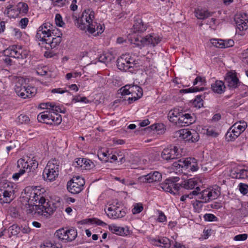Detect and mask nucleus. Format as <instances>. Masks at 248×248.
<instances>
[{"instance_id":"nucleus-61","label":"nucleus","mask_w":248,"mask_h":248,"mask_svg":"<svg viewBox=\"0 0 248 248\" xmlns=\"http://www.w3.org/2000/svg\"><path fill=\"white\" fill-rule=\"evenodd\" d=\"M189 158H186L183 160L181 159L179 160V163H180L181 168L187 169L188 166Z\"/></svg>"},{"instance_id":"nucleus-36","label":"nucleus","mask_w":248,"mask_h":248,"mask_svg":"<svg viewBox=\"0 0 248 248\" xmlns=\"http://www.w3.org/2000/svg\"><path fill=\"white\" fill-rule=\"evenodd\" d=\"M66 232L63 229L57 230L54 234L55 237L58 239L66 240Z\"/></svg>"},{"instance_id":"nucleus-16","label":"nucleus","mask_w":248,"mask_h":248,"mask_svg":"<svg viewBox=\"0 0 248 248\" xmlns=\"http://www.w3.org/2000/svg\"><path fill=\"white\" fill-rule=\"evenodd\" d=\"M234 19L237 29L243 31L248 28V19L246 13L236 15Z\"/></svg>"},{"instance_id":"nucleus-48","label":"nucleus","mask_w":248,"mask_h":248,"mask_svg":"<svg viewBox=\"0 0 248 248\" xmlns=\"http://www.w3.org/2000/svg\"><path fill=\"white\" fill-rule=\"evenodd\" d=\"M72 18L73 19L75 24L76 26L78 28V25L81 24H85V20H83L82 19V16L81 15L80 17H77V16L73 15L72 16Z\"/></svg>"},{"instance_id":"nucleus-3","label":"nucleus","mask_w":248,"mask_h":248,"mask_svg":"<svg viewBox=\"0 0 248 248\" xmlns=\"http://www.w3.org/2000/svg\"><path fill=\"white\" fill-rule=\"evenodd\" d=\"M59 171L58 161L55 159L49 161L43 172V179L47 182L54 181L59 175Z\"/></svg>"},{"instance_id":"nucleus-12","label":"nucleus","mask_w":248,"mask_h":248,"mask_svg":"<svg viewBox=\"0 0 248 248\" xmlns=\"http://www.w3.org/2000/svg\"><path fill=\"white\" fill-rule=\"evenodd\" d=\"M180 155L178 148L173 145L165 148L161 153L162 158L167 161L178 158Z\"/></svg>"},{"instance_id":"nucleus-63","label":"nucleus","mask_w":248,"mask_h":248,"mask_svg":"<svg viewBox=\"0 0 248 248\" xmlns=\"http://www.w3.org/2000/svg\"><path fill=\"white\" fill-rule=\"evenodd\" d=\"M248 238V234L246 233H243L236 235L234 237L235 241H244L246 240Z\"/></svg>"},{"instance_id":"nucleus-29","label":"nucleus","mask_w":248,"mask_h":248,"mask_svg":"<svg viewBox=\"0 0 248 248\" xmlns=\"http://www.w3.org/2000/svg\"><path fill=\"white\" fill-rule=\"evenodd\" d=\"M16 10H15L17 13V16L20 13L27 14L28 12L29 8L27 4L24 2H19L17 5V8H15Z\"/></svg>"},{"instance_id":"nucleus-49","label":"nucleus","mask_w":248,"mask_h":248,"mask_svg":"<svg viewBox=\"0 0 248 248\" xmlns=\"http://www.w3.org/2000/svg\"><path fill=\"white\" fill-rule=\"evenodd\" d=\"M143 210L142 204L140 203H136L132 211L133 214H137L140 213Z\"/></svg>"},{"instance_id":"nucleus-41","label":"nucleus","mask_w":248,"mask_h":248,"mask_svg":"<svg viewBox=\"0 0 248 248\" xmlns=\"http://www.w3.org/2000/svg\"><path fill=\"white\" fill-rule=\"evenodd\" d=\"M248 177V171L245 169H240L237 170L236 177L239 179H245Z\"/></svg>"},{"instance_id":"nucleus-47","label":"nucleus","mask_w":248,"mask_h":248,"mask_svg":"<svg viewBox=\"0 0 248 248\" xmlns=\"http://www.w3.org/2000/svg\"><path fill=\"white\" fill-rule=\"evenodd\" d=\"M95 25H94V29H93V32H89L91 33H93L96 32V33L95 35L99 34L102 33L104 30V28L100 24L97 23L95 22Z\"/></svg>"},{"instance_id":"nucleus-5","label":"nucleus","mask_w":248,"mask_h":248,"mask_svg":"<svg viewBox=\"0 0 248 248\" xmlns=\"http://www.w3.org/2000/svg\"><path fill=\"white\" fill-rule=\"evenodd\" d=\"M37 119L39 122L47 124L59 125L62 121V118L60 114L51 112L50 110L40 113L38 115Z\"/></svg>"},{"instance_id":"nucleus-51","label":"nucleus","mask_w":248,"mask_h":248,"mask_svg":"<svg viewBox=\"0 0 248 248\" xmlns=\"http://www.w3.org/2000/svg\"><path fill=\"white\" fill-rule=\"evenodd\" d=\"M83 168L85 170H90L94 166V163L90 159L85 158Z\"/></svg>"},{"instance_id":"nucleus-45","label":"nucleus","mask_w":248,"mask_h":248,"mask_svg":"<svg viewBox=\"0 0 248 248\" xmlns=\"http://www.w3.org/2000/svg\"><path fill=\"white\" fill-rule=\"evenodd\" d=\"M193 105L196 108H201L203 106V100L201 95H197L193 101Z\"/></svg>"},{"instance_id":"nucleus-35","label":"nucleus","mask_w":248,"mask_h":248,"mask_svg":"<svg viewBox=\"0 0 248 248\" xmlns=\"http://www.w3.org/2000/svg\"><path fill=\"white\" fill-rule=\"evenodd\" d=\"M109 230L113 233H115L117 235H122L123 233H124V229L116 225H110L109 226Z\"/></svg>"},{"instance_id":"nucleus-15","label":"nucleus","mask_w":248,"mask_h":248,"mask_svg":"<svg viewBox=\"0 0 248 248\" xmlns=\"http://www.w3.org/2000/svg\"><path fill=\"white\" fill-rule=\"evenodd\" d=\"M224 81L228 87L232 89L237 88L241 83L235 73L232 72H229L226 74Z\"/></svg>"},{"instance_id":"nucleus-58","label":"nucleus","mask_w":248,"mask_h":248,"mask_svg":"<svg viewBox=\"0 0 248 248\" xmlns=\"http://www.w3.org/2000/svg\"><path fill=\"white\" fill-rule=\"evenodd\" d=\"M55 22L57 26L62 27L64 25V22L62 21V17L60 14H57L55 16Z\"/></svg>"},{"instance_id":"nucleus-60","label":"nucleus","mask_w":248,"mask_h":248,"mask_svg":"<svg viewBox=\"0 0 248 248\" xmlns=\"http://www.w3.org/2000/svg\"><path fill=\"white\" fill-rule=\"evenodd\" d=\"M54 6L62 7L65 5L66 0H50Z\"/></svg>"},{"instance_id":"nucleus-17","label":"nucleus","mask_w":248,"mask_h":248,"mask_svg":"<svg viewBox=\"0 0 248 248\" xmlns=\"http://www.w3.org/2000/svg\"><path fill=\"white\" fill-rule=\"evenodd\" d=\"M161 179V174L156 171L151 172L147 175H143L139 178L140 182L149 183L159 181Z\"/></svg>"},{"instance_id":"nucleus-25","label":"nucleus","mask_w":248,"mask_h":248,"mask_svg":"<svg viewBox=\"0 0 248 248\" xmlns=\"http://www.w3.org/2000/svg\"><path fill=\"white\" fill-rule=\"evenodd\" d=\"M13 194L12 191H8V190L0 191V201H2L1 202L9 203L12 200L11 197Z\"/></svg>"},{"instance_id":"nucleus-20","label":"nucleus","mask_w":248,"mask_h":248,"mask_svg":"<svg viewBox=\"0 0 248 248\" xmlns=\"http://www.w3.org/2000/svg\"><path fill=\"white\" fill-rule=\"evenodd\" d=\"M147 45H150L155 46L161 41V37L157 34L152 33L147 35L146 36Z\"/></svg>"},{"instance_id":"nucleus-7","label":"nucleus","mask_w":248,"mask_h":248,"mask_svg":"<svg viewBox=\"0 0 248 248\" xmlns=\"http://www.w3.org/2000/svg\"><path fill=\"white\" fill-rule=\"evenodd\" d=\"M179 180V178L178 177H170L167 179L165 182L160 184L159 185L158 189H161L166 192L173 193L175 194L179 190L180 187L182 185H179L176 184L177 182Z\"/></svg>"},{"instance_id":"nucleus-11","label":"nucleus","mask_w":248,"mask_h":248,"mask_svg":"<svg viewBox=\"0 0 248 248\" xmlns=\"http://www.w3.org/2000/svg\"><path fill=\"white\" fill-rule=\"evenodd\" d=\"M136 65L135 61L129 54H123L117 60V66L121 71H126L133 68Z\"/></svg>"},{"instance_id":"nucleus-44","label":"nucleus","mask_w":248,"mask_h":248,"mask_svg":"<svg viewBox=\"0 0 248 248\" xmlns=\"http://www.w3.org/2000/svg\"><path fill=\"white\" fill-rule=\"evenodd\" d=\"M50 112L55 113H58V112L64 113L65 111L63 108L60 106H57L55 104L53 103Z\"/></svg>"},{"instance_id":"nucleus-34","label":"nucleus","mask_w":248,"mask_h":248,"mask_svg":"<svg viewBox=\"0 0 248 248\" xmlns=\"http://www.w3.org/2000/svg\"><path fill=\"white\" fill-rule=\"evenodd\" d=\"M39 209L42 212L46 213L49 215L53 214L55 210L54 207L51 206L48 203H46V205H42V207H39Z\"/></svg>"},{"instance_id":"nucleus-6","label":"nucleus","mask_w":248,"mask_h":248,"mask_svg":"<svg viewBox=\"0 0 248 248\" xmlns=\"http://www.w3.org/2000/svg\"><path fill=\"white\" fill-rule=\"evenodd\" d=\"M53 26L49 22H46L41 25L38 29L36 35L39 41L44 44L45 41H48L52 34H54L55 31L53 29Z\"/></svg>"},{"instance_id":"nucleus-26","label":"nucleus","mask_w":248,"mask_h":248,"mask_svg":"<svg viewBox=\"0 0 248 248\" xmlns=\"http://www.w3.org/2000/svg\"><path fill=\"white\" fill-rule=\"evenodd\" d=\"M21 203L22 209L25 210L27 214L33 215L34 213H35L34 212L35 210H36L35 207L34 208V205L33 203L25 202L23 199L21 201Z\"/></svg>"},{"instance_id":"nucleus-53","label":"nucleus","mask_w":248,"mask_h":248,"mask_svg":"<svg viewBox=\"0 0 248 248\" xmlns=\"http://www.w3.org/2000/svg\"><path fill=\"white\" fill-rule=\"evenodd\" d=\"M202 194V197H204V201H202V202H207L211 200L210 190L205 189L201 192Z\"/></svg>"},{"instance_id":"nucleus-40","label":"nucleus","mask_w":248,"mask_h":248,"mask_svg":"<svg viewBox=\"0 0 248 248\" xmlns=\"http://www.w3.org/2000/svg\"><path fill=\"white\" fill-rule=\"evenodd\" d=\"M220 188L215 186V187L212 190H210V195L211 200L217 199L220 195Z\"/></svg>"},{"instance_id":"nucleus-21","label":"nucleus","mask_w":248,"mask_h":248,"mask_svg":"<svg viewBox=\"0 0 248 248\" xmlns=\"http://www.w3.org/2000/svg\"><path fill=\"white\" fill-rule=\"evenodd\" d=\"M211 89L214 92L218 94H221L225 91L224 83L221 80H216L211 85Z\"/></svg>"},{"instance_id":"nucleus-59","label":"nucleus","mask_w":248,"mask_h":248,"mask_svg":"<svg viewBox=\"0 0 248 248\" xmlns=\"http://www.w3.org/2000/svg\"><path fill=\"white\" fill-rule=\"evenodd\" d=\"M39 205H35V209L36 210H39V207H42V205H46V203H48V202H46V199L43 197L42 196L39 197V199L38 200Z\"/></svg>"},{"instance_id":"nucleus-24","label":"nucleus","mask_w":248,"mask_h":248,"mask_svg":"<svg viewBox=\"0 0 248 248\" xmlns=\"http://www.w3.org/2000/svg\"><path fill=\"white\" fill-rule=\"evenodd\" d=\"M238 131L233 129L232 126L225 135V138L228 141H233L237 138L241 134Z\"/></svg>"},{"instance_id":"nucleus-43","label":"nucleus","mask_w":248,"mask_h":248,"mask_svg":"<svg viewBox=\"0 0 248 248\" xmlns=\"http://www.w3.org/2000/svg\"><path fill=\"white\" fill-rule=\"evenodd\" d=\"M16 121L20 124H27L29 123L30 120L28 116L21 114L18 117Z\"/></svg>"},{"instance_id":"nucleus-31","label":"nucleus","mask_w":248,"mask_h":248,"mask_svg":"<svg viewBox=\"0 0 248 248\" xmlns=\"http://www.w3.org/2000/svg\"><path fill=\"white\" fill-rule=\"evenodd\" d=\"M247 127V123L245 122H242L241 121L236 123L233 125H232V127L233 128V129H235L237 131L238 130V132H239L240 134H241V133L244 132Z\"/></svg>"},{"instance_id":"nucleus-64","label":"nucleus","mask_w":248,"mask_h":248,"mask_svg":"<svg viewBox=\"0 0 248 248\" xmlns=\"http://www.w3.org/2000/svg\"><path fill=\"white\" fill-rule=\"evenodd\" d=\"M28 22L29 20L28 18H23L20 20L19 25L22 29H25L27 27Z\"/></svg>"},{"instance_id":"nucleus-23","label":"nucleus","mask_w":248,"mask_h":248,"mask_svg":"<svg viewBox=\"0 0 248 248\" xmlns=\"http://www.w3.org/2000/svg\"><path fill=\"white\" fill-rule=\"evenodd\" d=\"M154 244L157 246L163 248H170V239L167 237H162L155 240Z\"/></svg>"},{"instance_id":"nucleus-10","label":"nucleus","mask_w":248,"mask_h":248,"mask_svg":"<svg viewBox=\"0 0 248 248\" xmlns=\"http://www.w3.org/2000/svg\"><path fill=\"white\" fill-rule=\"evenodd\" d=\"M4 54L9 57L23 59L27 57V52L22 49L20 45H13L4 50Z\"/></svg>"},{"instance_id":"nucleus-55","label":"nucleus","mask_w":248,"mask_h":248,"mask_svg":"<svg viewBox=\"0 0 248 248\" xmlns=\"http://www.w3.org/2000/svg\"><path fill=\"white\" fill-rule=\"evenodd\" d=\"M239 191L243 195L248 193V185L243 183H240L239 185Z\"/></svg>"},{"instance_id":"nucleus-2","label":"nucleus","mask_w":248,"mask_h":248,"mask_svg":"<svg viewBox=\"0 0 248 248\" xmlns=\"http://www.w3.org/2000/svg\"><path fill=\"white\" fill-rule=\"evenodd\" d=\"M118 92V93L122 96L120 98H123L124 95H131L127 98L129 104L140 98L143 94L142 89L137 85H126L120 89Z\"/></svg>"},{"instance_id":"nucleus-50","label":"nucleus","mask_w":248,"mask_h":248,"mask_svg":"<svg viewBox=\"0 0 248 248\" xmlns=\"http://www.w3.org/2000/svg\"><path fill=\"white\" fill-rule=\"evenodd\" d=\"M203 88H198L197 87H193V88H190L188 89H182L181 90V92L184 93H194L203 90Z\"/></svg>"},{"instance_id":"nucleus-42","label":"nucleus","mask_w":248,"mask_h":248,"mask_svg":"<svg viewBox=\"0 0 248 248\" xmlns=\"http://www.w3.org/2000/svg\"><path fill=\"white\" fill-rule=\"evenodd\" d=\"M211 43L212 44L216 47L223 48H224V46H223V43H224V40L221 39H211Z\"/></svg>"},{"instance_id":"nucleus-8","label":"nucleus","mask_w":248,"mask_h":248,"mask_svg":"<svg viewBox=\"0 0 248 248\" xmlns=\"http://www.w3.org/2000/svg\"><path fill=\"white\" fill-rule=\"evenodd\" d=\"M105 211L108 217L114 219L123 217L126 214L125 210L117 201L109 204L108 210L105 209Z\"/></svg>"},{"instance_id":"nucleus-28","label":"nucleus","mask_w":248,"mask_h":248,"mask_svg":"<svg viewBox=\"0 0 248 248\" xmlns=\"http://www.w3.org/2000/svg\"><path fill=\"white\" fill-rule=\"evenodd\" d=\"M39 197L40 195H37L35 192H31L30 195H29V197L27 196L23 197L22 199H24L25 202L35 204V202H37V201L39 199Z\"/></svg>"},{"instance_id":"nucleus-27","label":"nucleus","mask_w":248,"mask_h":248,"mask_svg":"<svg viewBox=\"0 0 248 248\" xmlns=\"http://www.w3.org/2000/svg\"><path fill=\"white\" fill-rule=\"evenodd\" d=\"M195 16L200 19H204L212 16V13L207 10L198 9L195 11Z\"/></svg>"},{"instance_id":"nucleus-57","label":"nucleus","mask_w":248,"mask_h":248,"mask_svg":"<svg viewBox=\"0 0 248 248\" xmlns=\"http://www.w3.org/2000/svg\"><path fill=\"white\" fill-rule=\"evenodd\" d=\"M203 217L204 220L207 221H214L217 220V217L212 214H206Z\"/></svg>"},{"instance_id":"nucleus-22","label":"nucleus","mask_w":248,"mask_h":248,"mask_svg":"<svg viewBox=\"0 0 248 248\" xmlns=\"http://www.w3.org/2000/svg\"><path fill=\"white\" fill-rule=\"evenodd\" d=\"M133 30V33H137L144 31L146 30V27L143 24L142 20L139 19L135 20Z\"/></svg>"},{"instance_id":"nucleus-4","label":"nucleus","mask_w":248,"mask_h":248,"mask_svg":"<svg viewBox=\"0 0 248 248\" xmlns=\"http://www.w3.org/2000/svg\"><path fill=\"white\" fill-rule=\"evenodd\" d=\"M82 19L85 20V24H81L78 25V28L83 31H88V32H93V29H94L95 25V21L94 19V12L91 9H85L82 13Z\"/></svg>"},{"instance_id":"nucleus-37","label":"nucleus","mask_w":248,"mask_h":248,"mask_svg":"<svg viewBox=\"0 0 248 248\" xmlns=\"http://www.w3.org/2000/svg\"><path fill=\"white\" fill-rule=\"evenodd\" d=\"M113 59L112 55L110 53H107L103 54L99 58L100 62L104 63H108Z\"/></svg>"},{"instance_id":"nucleus-33","label":"nucleus","mask_w":248,"mask_h":248,"mask_svg":"<svg viewBox=\"0 0 248 248\" xmlns=\"http://www.w3.org/2000/svg\"><path fill=\"white\" fill-rule=\"evenodd\" d=\"M181 112H179L177 110L174 109L169 111L168 115L169 121L171 122H177L176 121L177 118H179V114Z\"/></svg>"},{"instance_id":"nucleus-9","label":"nucleus","mask_w":248,"mask_h":248,"mask_svg":"<svg viewBox=\"0 0 248 248\" xmlns=\"http://www.w3.org/2000/svg\"><path fill=\"white\" fill-rule=\"evenodd\" d=\"M85 185L84 179L80 176L73 177L67 184V189L72 194H78L83 189Z\"/></svg>"},{"instance_id":"nucleus-30","label":"nucleus","mask_w":248,"mask_h":248,"mask_svg":"<svg viewBox=\"0 0 248 248\" xmlns=\"http://www.w3.org/2000/svg\"><path fill=\"white\" fill-rule=\"evenodd\" d=\"M20 165L23 168V169H20L18 172L19 175L21 176L23 174L26 173V170L25 169L26 168V170H28L29 165L28 161L25 162L24 159H20L17 161V167H20Z\"/></svg>"},{"instance_id":"nucleus-19","label":"nucleus","mask_w":248,"mask_h":248,"mask_svg":"<svg viewBox=\"0 0 248 248\" xmlns=\"http://www.w3.org/2000/svg\"><path fill=\"white\" fill-rule=\"evenodd\" d=\"M52 35H54V37H53L51 39L49 38L48 41H45L44 43L48 45V46H45L46 48H49V47L51 48H55L62 42V33L61 32L59 31L58 33L54 32V34Z\"/></svg>"},{"instance_id":"nucleus-18","label":"nucleus","mask_w":248,"mask_h":248,"mask_svg":"<svg viewBox=\"0 0 248 248\" xmlns=\"http://www.w3.org/2000/svg\"><path fill=\"white\" fill-rule=\"evenodd\" d=\"M128 39L130 41L131 44H135L139 47H142L145 45H147L146 37H143L137 34L136 33H132L128 36Z\"/></svg>"},{"instance_id":"nucleus-46","label":"nucleus","mask_w":248,"mask_h":248,"mask_svg":"<svg viewBox=\"0 0 248 248\" xmlns=\"http://www.w3.org/2000/svg\"><path fill=\"white\" fill-rule=\"evenodd\" d=\"M10 233L12 235L18 234L20 231V227L16 224H13L9 228Z\"/></svg>"},{"instance_id":"nucleus-38","label":"nucleus","mask_w":248,"mask_h":248,"mask_svg":"<svg viewBox=\"0 0 248 248\" xmlns=\"http://www.w3.org/2000/svg\"><path fill=\"white\" fill-rule=\"evenodd\" d=\"M187 168H190L192 171H195L198 170L199 167L195 158L189 157L188 166Z\"/></svg>"},{"instance_id":"nucleus-54","label":"nucleus","mask_w":248,"mask_h":248,"mask_svg":"<svg viewBox=\"0 0 248 248\" xmlns=\"http://www.w3.org/2000/svg\"><path fill=\"white\" fill-rule=\"evenodd\" d=\"M15 10H16L15 8L10 10V8H6L4 11V14L7 15L10 18H16L17 17V14H12V13Z\"/></svg>"},{"instance_id":"nucleus-14","label":"nucleus","mask_w":248,"mask_h":248,"mask_svg":"<svg viewBox=\"0 0 248 248\" xmlns=\"http://www.w3.org/2000/svg\"><path fill=\"white\" fill-rule=\"evenodd\" d=\"M179 118L176 122L177 124L181 125L182 126H186L189 124H193L196 121V117L193 113H182L179 114Z\"/></svg>"},{"instance_id":"nucleus-56","label":"nucleus","mask_w":248,"mask_h":248,"mask_svg":"<svg viewBox=\"0 0 248 248\" xmlns=\"http://www.w3.org/2000/svg\"><path fill=\"white\" fill-rule=\"evenodd\" d=\"M72 101L75 103L76 102H84V103H89V101L87 99V98L85 97H81L80 96H75L72 99Z\"/></svg>"},{"instance_id":"nucleus-52","label":"nucleus","mask_w":248,"mask_h":248,"mask_svg":"<svg viewBox=\"0 0 248 248\" xmlns=\"http://www.w3.org/2000/svg\"><path fill=\"white\" fill-rule=\"evenodd\" d=\"M85 160V158H77L76 159L75 161L73 163V166L75 167H80L83 168Z\"/></svg>"},{"instance_id":"nucleus-62","label":"nucleus","mask_w":248,"mask_h":248,"mask_svg":"<svg viewBox=\"0 0 248 248\" xmlns=\"http://www.w3.org/2000/svg\"><path fill=\"white\" fill-rule=\"evenodd\" d=\"M26 173H27V177L26 178L28 180H31L32 179V178H34V177L35 176L36 174L34 172V170H31V169H29V170L28 171V170L26 171Z\"/></svg>"},{"instance_id":"nucleus-39","label":"nucleus","mask_w":248,"mask_h":248,"mask_svg":"<svg viewBox=\"0 0 248 248\" xmlns=\"http://www.w3.org/2000/svg\"><path fill=\"white\" fill-rule=\"evenodd\" d=\"M182 185L185 189H192L195 187L197 185V183L195 180L192 179H188L187 181H185L184 183Z\"/></svg>"},{"instance_id":"nucleus-1","label":"nucleus","mask_w":248,"mask_h":248,"mask_svg":"<svg viewBox=\"0 0 248 248\" xmlns=\"http://www.w3.org/2000/svg\"><path fill=\"white\" fill-rule=\"evenodd\" d=\"M15 90L18 96L24 99L32 97L36 92L34 87L26 86V79L22 77L16 78Z\"/></svg>"},{"instance_id":"nucleus-13","label":"nucleus","mask_w":248,"mask_h":248,"mask_svg":"<svg viewBox=\"0 0 248 248\" xmlns=\"http://www.w3.org/2000/svg\"><path fill=\"white\" fill-rule=\"evenodd\" d=\"M179 134L180 138L188 142H194L199 139V133L194 130L182 129Z\"/></svg>"},{"instance_id":"nucleus-32","label":"nucleus","mask_w":248,"mask_h":248,"mask_svg":"<svg viewBox=\"0 0 248 248\" xmlns=\"http://www.w3.org/2000/svg\"><path fill=\"white\" fill-rule=\"evenodd\" d=\"M66 240L68 241H72L75 240L77 236V232L74 228H71L66 230Z\"/></svg>"}]
</instances>
